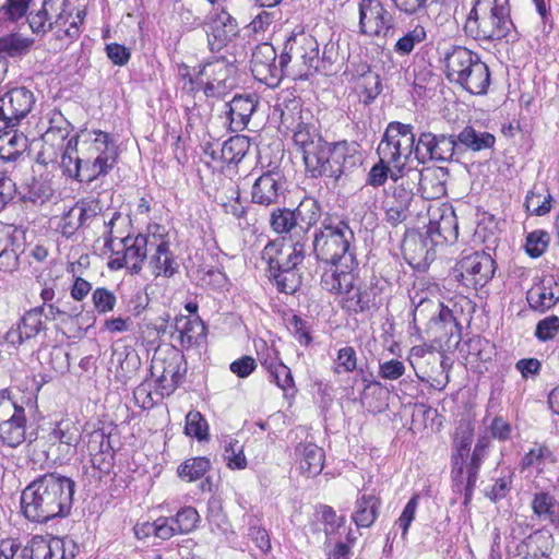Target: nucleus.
Wrapping results in <instances>:
<instances>
[{"label": "nucleus", "instance_id": "f257e3e1", "mask_svg": "<svg viewBox=\"0 0 559 559\" xmlns=\"http://www.w3.org/2000/svg\"><path fill=\"white\" fill-rule=\"evenodd\" d=\"M75 483L56 473L33 480L22 492L21 507L26 519L44 523L69 514Z\"/></svg>", "mask_w": 559, "mask_h": 559}, {"label": "nucleus", "instance_id": "f03ea898", "mask_svg": "<svg viewBox=\"0 0 559 559\" xmlns=\"http://www.w3.org/2000/svg\"><path fill=\"white\" fill-rule=\"evenodd\" d=\"M509 0H476L465 22V32L478 40H499L512 32Z\"/></svg>", "mask_w": 559, "mask_h": 559}, {"label": "nucleus", "instance_id": "7ed1b4c3", "mask_svg": "<svg viewBox=\"0 0 559 559\" xmlns=\"http://www.w3.org/2000/svg\"><path fill=\"white\" fill-rule=\"evenodd\" d=\"M120 219L121 214L118 212H114L108 222L104 219V246L112 253L108 266L111 270L129 267L133 274H139L148 254L152 233L148 235L139 234L135 237L130 235L118 237L114 234V227Z\"/></svg>", "mask_w": 559, "mask_h": 559}, {"label": "nucleus", "instance_id": "20e7f679", "mask_svg": "<svg viewBox=\"0 0 559 559\" xmlns=\"http://www.w3.org/2000/svg\"><path fill=\"white\" fill-rule=\"evenodd\" d=\"M445 74L451 82L460 84L471 94L487 92L490 73L487 64L472 50L456 46L444 57Z\"/></svg>", "mask_w": 559, "mask_h": 559}, {"label": "nucleus", "instance_id": "39448f33", "mask_svg": "<svg viewBox=\"0 0 559 559\" xmlns=\"http://www.w3.org/2000/svg\"><path fill=\"white\" fill-rule=\"evenodd\" d=\"M84 17V11L73 15L69 0H43L40 9L28 15V23L35 34H46L56 28L63 36L76 39Z\"/></svg>", "mask_w": 559, "mask_h": 559}, {"label": "nucleus", "instance_id": "423d86ee", "mask_svg": "<svg viewBox=\"0 0 559 559\" xmlns=\"http://www.w3.org/2000/svg\"><path fill=\"white\" fill-rule=\"evenodd\" d=\"M352 230L344 223L325 225L314 235L313 249L318 259L329 263V269H355L356 260L349 251Z\"/></svg>", "mask_w": 559, "mask_h": 559}, {"label": "nucleus", "instance_id": "0eeeda50", "mask_svg": "<svg viewBox=\"0 0 559 559\" xmlns=\"http://www.w3.org/2000/svg\"><path fill=\"white\" fill-rule=\"evenodd\" d=\"M355 269H326L321 276L322 288L342 296L343 308L353 312H362L370 308L371 293L362 287L359 278L354 274Z\"/></svg>", "mask_w": 559, "mask_h": 559}, {"label": "nucleus", "instance_id": "6e6552de", "mask_svg": "<svg viewBox=\"0 0 559 559\" xmlns=\"http://www.w3.org/2000/svg\"><path fill=\"white\" fill-rule=\"evenodd\" d=\"M314 203L312 201L300 202V204L293 211L282 210V234L284 231H293L296 238L295 242L289 245L283 243L285 238L282 236V249L285 247L288 251L286 259V269L296 270L305 258L304 245L301 239L310 226L316 223L318 214L314 211Z\"/></svg>", "mask_w": 559, "mask_h": 559}, {"label": "nucleus", "instance_id": "1a4fd4ad", "mask_svg": "<svg viewBox=\"0 0 559 559\" xmlns=\"http://www.w3.org/2000/svg\"><path fill=\"white\" fill-rule=\"evenodd\" d=\"M457 142H441L447 144L449 151H453V145ZM405 150L409 148L406 155L401 154V142H380L377 152L382 162L392 163L395 168L403 169L406 166L413 167V163H426L430 159H445L439 153L440 142H405Z\"/></svg>", "mask_w": 559, "mask_h": 559}, {"label": "nucleus", "instance_id": "9d476101", "mask_svg": "<svg viewBox=\"0 0 559 559\" xmlns=\"http://www.w3.org/2000/svg\"><path fill=\"white\" fill-rule=\"evenodd\" d=\"M27 439L25 408L14 402L8 390L0 391V442L16 448Z\"/></svg>", "mask_w": 559, "mask_h": 559}, {"label": "nucleus", "instance_id": "9b49d317", "mask_svg": "<svg viewBox=\"0 0 559 559\" xmlns=\"http://www.w3.org/2000/svg\"><path fill=\"white\" fill-rule=\"evenodd\" d=\"M358 26L364 36L385 38L393 29L394 17L380 0H359Z\"/></svg>", "mask_w": 559, "mask_h": 559}, {"label": "nucleus", "instance_id": "f8f14e48", "mask_svg": "<svg viewBox=\"0 0 559 559\" xmlns=\"http://www.w3.org/2000/svg\"><path fill=\"white\" fill-rule=\"evenodd\" d=\"M33 104L34 95L25 87H14L0 95V133L25 118Z\"/></svg>", "mask_w": 559, "mask_h": 559}, {"label": "nucleus", "instance_id": "ddd939ff", "mask_svg": "<svg viewBox=\"0 0 559 559\" xmlns=\"http://www.w3.org/2000/svg\"><path fill=\"white\" fill-rule=\"evenodd\" d=\"M456 277L466 287H484L493 276L495 261L485 252H474L463 257L456 264Z\"/></svg>", "mask_w": 559, "mask_h": 559}, {"label": "nucleus", "instance_id": "4468645a", "mask_svg": "<svg viewBox=\"0 0 559 559\" xmlns=\"http://www.w3.org/2000/svg\"><path fill=\"white\" fill-rule=\"evenodd\" d=\"M427 236L436 246L454 242L459 236L456 215L451 206L445 204L430 207Z\"/></svg>", "mask_w": 559, "mask_h": 559}, {"label": "nucleus", "instance_id": "2eb2a0df", "mask_svg": "<svg viewBox=\"0 0 559 559\" xmlns=\"http://www.w3.org/2000/svg\"><path fill=\"white\" fill-rule=\"evenodd\" d=\"M239 34L237 21L225 9L214 8L207 17V37L211 50H221Z\"/></svg>", "mask_w": 559, "mask_h": 559}, {"label": "nucleus", "instance_id": "dca6fc26", "mask_svg": "<svg viewBox=\"0 0 559 559\" xmlns=\"http://www.w3.org/2000/svg\"><path fill=\"white\" fill-rule=\"evenodd\" d=\"M234 73L233 64L224 60H215L203 66L195 78V84L203 86L207 95L221 94L225 88L234 86L235 80L231 78Z\"/></svg>", "mask_w": 559, "mask_h": 559}, {"label": "nucleus", "instance_id": "f3484780", "mask_svg": "<svg viewBox=\"0 0 559 559\" xmlns=\"http://www.w3.org/2000/svg\"><path fill=\"white\" fill-rule=\"evenodd\" d=\"M474 439V427L468 421H462L457 426L453 440L452 474L455 481H463L464 474L468 471L471 445Z\"/></svg>", "mask_w": 559, "mask_h": 559}, {"label": "nucleus", "instance_id": "a211bd4d", "mask_svg": "<svg viewBox=\"0 0 559 559\" xmlns=\"http://www.w3.org/2000/svg\"><path fill=\"white\" fill-rule=\"evenodd\" d=\"M276 57V49L270 43H262L257 46L252 55L251 71L253 76L270 88H275L280 85Z\"/></svg>", "mask_w": 559, "mask_h": 559}, {"label": "nucleus", "instance_id": "6ab92c4d", "mask_svg": "<svg viewBox=\"0 0 559 559\" xmlns=\"http://www.w3.org/2000/svg\"><path fill=\"white\" fill-rule=\"evenodd\" d=\"M29 549L32 559H73L76 545L70 538L36 535L29 540Z\"/></svg>", "mask_w": 559, "mask_h": 559}, {"label": "nucleus", "instance_id": "aec40b11", "mask_svg": "<svg viewBox=\"0 0 559 559\" xmlns=\"http://www.w3.org/2000/svg\"><path fill=\"white\" fill-rule=\"evenodd\" d=\"M156 229L152 233V242L148 249L151 253L148 258L147 267L154 276L164 275L170 277L176 272L175 262L169 251V243L162 233H158L159 226L155 225Z\"/></svg>", "mask_w": 559, "mask_h": 559}, {"label": "nucleus", "instance_id": "412c9836", "mask_svg": "<svg viewBox=\"0 0 559 559\" xmlns=\"http://www.w3.org/2000/svg\"><path fill=\"white\" fill-rule=\"evenodd\" d=\"M44 307H35L34 309L27 311L19 324L15 328H11L5 334V341L13 345L19 346L23 342L34 338L41 331L45 330V321H44Z\"/></svg>", "mask_w": 559, "mask_h": 559}, {"label": "nucleus", "instance_id": "4be33fe9", "mask_svg": "<svg viewBox=\"0 0 559 559\" xmlns=\"http://www.w3.org/2000/svg\"><path fill=\"white\" fill-rule=\"evenodd\" d=\"M80 436L79 428L72 421L61 420L49 433V451L56 449L60 461L69 459L75 452Z\"/></svg>", "mask_w": 559, "mask_h": 559}, {"label": "nucleus", "instance_id": "5701e85b", "mask_svg": "<svg viewBox=\"0 0 559 559\" xmlns=\"http://www.w3.org/2000/svg\"><path fill=\"white\" fill-rule=\"evenodd\" d=\"M324 451L314 443H300L295 449L294 462L299 473L306 477L319 475L324 466Z\"/></svg>", "mask_w": 559, "mask_h": 559}, {"label": "nucleus", "instance_id": "b1692460", "mask_svg": "<svg viewBox=\"0 0 559 559\" xmlns=\"http://www.w3.org/2000/svg\"><path fill=\"white\" fill-rule=\"evenodd\" d=\"M173 337L183 348H190L200 344L206 334V326L199 317L177 316L174 322Z\"/></svg>", "mask_w": 559, "mask_h": 559}, {"label": "nucleus", "instance_id": "393cba45", "mask_svg": "<svg viewBox=\"0 0 559 559\" xmlns=\"http://www.w3.org/2000/svg\"><path fill=\"white\" fill-rule=\"evenodd\" d=\"M301 150L307 170L318 177L326 170L334 146L330 142H301Z\"/></svg>", "mask_w": 559, "mask_h": 559}, {"label": "nucleus", "instance_id": "a878e982", "mask_svg": "<svg viewBox=\"0 0 559 559\" xmlns=\"http://www.w3.org/2000/svg\"><path fill=\"white\" fill-rule=\"evenodd\" d=\"M250 142H205L203 152L214 162L238 163L249 148Z\"/></svg>", "mask_w": 559, "mask_h": 559}, {"label": "nucleus", "instance_id": "bb28decb", "mask_svg": "<svg viewBox=\"0 0 559 559\" xmlns=\"http://www.w3.org/2000/svg\"><path fill=\"white\" fill-rule=\"evenodd\" d=\"M316 41L312 37L306 35L302 31L294 33L287 38L284 50L282 53V68L292 60V58H299L306 63L307 60H312L317 56Z\"/></svg>", "mask_w": 559, "mask_h": 559}, {"label": "nucleus", "instance_id": "cd10ccee", "mask_svg": "<svg viewBox=\"0 0 559 559\" xmlns=\"http://www.w3.org/2000/svg\"><path fill=\"white\" fill-rule=\"evenodd\" d=\"M152 377L155 378L162 396L171 394L179 382V366L175 361L154 358L151 366Z\"/></svg>", "mask_w": 559, "mask_h": 559}, {"label": "nucleus", "instance_id": "c85d7f7f", "mask_svg": "<svg viewBox=\"0 0 559 559\" xmlns=\"http://www.w3.org/2000/svg\"><path fill=\"white\" fill-rule=\"evenodd\" d=\"M380 499L373 493H361L355 502L352 520L358 527H370L379 515Z\"/></svg>", "mask_w": 559, "mask_h": 559}, {"label": "nucleus", "instance_id": "c756f323", "mask_svg": "<svg viewBox=\"0 0 559 559\" xmlns=\"http://www.w3.org/2000/svg\"><path fill=\"white\" fill-rule=\"evenodd\" d=\"M230 130L238 132L245 129L249 119L257 107V100L253 96H235L228 104Z\"/></svg>", "mask_w": 559, "mask_h": 559}, {"label": "nucleus", "instance_id": "7c9ffc66", "mask_svg": "<svg viewBox=\"0 0 559 559\" xmlns=\"http://www.w3.org/2000/svg\"><path fill=\"white\" fill-rule=\"evenodd\" d=\"M489 439L487 437H481L478 439L474 450L473 455L469 462L468 471L465 472L466 475V485H465V499L464 503L467 504L472 499L473 488L477 480L478 469L481 465L483 460L487 455V450L489 448Z\"/></svg>", "mask_w": 559, "mask_h": 559}, {"label": "nucleus", "instance_id": "2f4dec72", "mask_svg": "<svg viewBox=\"0 0 559 559\" xmlns=\"http://www.w3.org/2000/svg\"><path fill=\"white\" fill-rule=\"evenodd\" d=\"M489 439L487 437H481L478 439L474 450L473 455L469 462L468 471L465 472L466 475V485H465V499L464 503L467 504L472 499L473 488L477 480L478 469L481 465L483 460L487 455V450L489 448Z\"/></svg>", "mask_w": 559, "mask_h": 559}, {"label": "nucleus", "instance_id": "473e14b6", "mask_svg": "<svg viewBox=\"0 0 559 559\" xmlns=\"http://www.w3.org/2000/svg\"><path fill=\"white\" fill-rule=\"evenodd\" d=\"M527 301L530 306L537 311L544 312L556 305L558 297L555 296L551 288V280H543L535 283L527 292Z\"/></svg>", "mask_w": 559, "mask_h": 559}, {"label": "nucleus", "instance_id": "72a5a7b5", "mask_svg": "<svg viewBox=\"0 0 559 559\" xmlns=\"http://www.w3.org/2000/svg\"><path fill=\"white\" fill-rule=\"evenodd\" d=\"M278 198V178L267 173L259 177L252 188V199L263 205L276 203Z\"/></svg>", "mask_w": 559, "mask_h": 559}, {"label": "nucleus", "instance_id": "f704fd0d", "mask_svg": "<svg viewBox=\"0 0 559 559\" xmlns=\"http://www.w3.org/2000/svg\"><path fill=\"white\" fill-rule=\"evenodd\" d=\"M533 513L543 521L559 522V502L546 491L534 493L531 502Z\"/></svg>", "mask_w": 559, "mask_h": 559}, {"label": "nucleus", "instance_id": "c9c22d12", "mask_svg": "<svg viewBox=\"0 0 559 559\" xmlns=\"http://www.w3.org/2000/svg\"><path fill=\"white\" fill-rule=\"evenodd\" d=\"M34 39L21 33H10L0 37V58H16L26 55Z\"/></svg>", "mask_w": 559, "mask_h": 559}, {"label": "nucleus", "instance_id": "e433bc0d", "mask_svg": "<svg viewBox=\"0 0 559 559\" xmlns=\"http://www.w3.org/2000/svg\"><path fill=\"white\" fill-rule=\"evenodd\" d=\"M21 246L16 240L4 234L0 236V271L12 273L20 265Z\"/></svg>", "mask_w": 559, "mask_h": 559}, {"label": "nucleus", "instance_id": "4c0bfd02", "mask_svg": "<svg viewBox=\"0 0 559 559\" xmlns=\"http://www.w3.org/2000/svg\"><path fill=\"white\" fill-rule=\"evenodd\" d=\"M411 199V193L404 189L395 192L393 198H388L384 202L386 221L393 225L403 222L407 216Z\"/></svg>", "mask_w": 559, "mask_h": 559}, {"label": "nucleus", "instance_id": "58836bf2", "mask_svg": "<svg viewBox=\"0 0 559 559\" xmlns=\"http://www.w3.org/2000/svg\"><path fill=\"white\" fill-rule=\"evenodd\" d=\"M116 154L114 152H104L98 155L93 164L90 166L85 163L82 166L81 176L78 178L80 181H93L102 175H106L116 164Z\"/></svg>", "mask_w": 559, "mask_h": 559}, {"label": "nucleus", "instance_id": "ea45409f", "mask_svg": "<svg viewBox=\"0 0 559 559\" xmlns=\"http://www.w3.org/2000/svg\"><path fill=\"white\" fill-rule=\"evenodd\" d=\"M427 37L423 25L417 24L408 29L394 45V51L400 56L409 55L414 48L421 44Z\"/></svg>", "mask_w": 559, "mask_h": 559}, {"label": "nucleus", "instance_id": "a19ab883", "mask_svg": "<svg viewBox=\"0 0 559 559\" xmlns=\"http://www.w3.org/2000/svg\"><path fill=\"white\" fill-rule=\"evenodd\" d=\"M262 262L266 265L265 272L269 280L280 290V247L275 241H271L264 247Z\"/></svg>", "mask_w": 559, "mask_h": 559}, {"label": "nucleus", "instance_id": "79ce46f5", "mask_svg": "<svg viewBox=\"0 0 559 559\" xmlns=\"http://www.w3.org/2000/svg\"><path fill=\"white\" fill-rule=\"evenodd\" d=\"M211 467V462L206 457H193L187 460L178 467V475L186 481L200 479Z\"/></svg>", "mask_w": 559, "mask_h": 559}, {"label": "nucleus", "instance_id": "37998d69", "mask_svg": "<svg viewBox=\"0 0 559 559\" xmlns=\"http://www.w3.org/2000/svg\"><path fill=\"white\" fill-rule=\"evenodd\" d=\"M86 448L92 456L93 465H96L97 456L111 450L109 436L103 429H95L86 435Z\"/></svg>", "mask_w": 559, "mask_h": 559}, {"label": "nucleus", "instance_id": "c03bdc74", "mask_svg": "<svg viewBox=\"0 0 559 559\" xmlns=\"http://www.w3.org/2000/svg\"><path fill=\"white\" fill-rule=\"evenodd\" d=\"M72 130L71 123L61 112H55L49 119V124L43 134V140H67Z\"/></svg>", "mask_w": 559, "mask_h": 559}, {"label": "nucleus", "instance_id": "a18cd8bd", "mask_svg": "<svg viewBox=\"0 0 559 559\" xmlns=\"http://www.w3.org/2000/svg\"><path fill=\"white\" fill-rule=\"evenodd\" d=\"M83 227L90 226L103 213V205L97 199H82L74 204Z\"/></svg>", "mask_w": 559, "mask_h": 559}, {"label": "nucleus", "instance_id": "49530a36", "mask_svg": "<svg viewBox=\"0 0 559 559\" xmlns=\"http://www.w3.org/2000/svg\"><path fill=\"white\" fill-rule=\"evenodd\" d=\"M185 432L187 436L194 437L200 441L207 439L209 425L200 412L190 411L187 414Z\"/></svg>", "mask_w": 559, "mask_h": 559}, {"label": "nucleus", "instance_id": "de8ad7c7", "mask_svg": "<svg viewBox=\"0 0 559 559\" xmlns=\"http://www.w3.org/2000/svg\"><path fill=\"white\" fill-rule=\"evenodd\" d=\"M413 302L416 304L414 309V321H423L428 319L429 322H437L436 321V313L439 308L437 301L426 297V296H419L416 294L412 298Z\"/></svg>", "mask_w": 559, "mask_h": 559}, {"label": "nucleus", "instance_id": "09e8293b", "mask_svg": "<svg viewBox=\"0 0 559 559\" xmlns=\"http://www.w3.org/2000/svg\"><path fill=\"white\" fill-rule=\"evenodd\" d=\"M179 534L192 532L200 521L198 511L192 507L180 509L175 516H171Z\"/></svg>", "mask_w": 559, "mask_h": 559}, {"label": "nucleus", "instance_id": "8fccbe9b", "mask_svg": "<svg viewBox=\"0 0 559 559\" xmlns=\"http://www.w3.org/2000/svg\"><path fill=\"white\" fill-rule=\"evenodd\" d=\"M551 455L550 450L545 444H535L521 461L523 469L533 468L542 471L546 460Z\"/></svg>", "mask_w": 559, "mask_h": 559}, {"label": "nucleus", "instance_id": "3c124183", "mask_svg": "<svg viewBox=\"0 0 559 559\" xmlns=\"http://www.w3.org/2000/svg\"><path fill=\"white\" fill-rule=\"evenodd\" d=\"M76 144L78 142H74V145H72V142H69L67 148L61 152L60 156L61 165L63 166L68 176L78 179L81 176L83 160L76 155Z\"/></svg>", "mask_w": 559, "mask_h": 559}, {"label": "nucleus", "instance_id": "603ef678", "mask_svg": "<svg viewBox=\"0 0 559 559\" xmlns=\"http://www.w3.org/2000/svg\"><path fill=\"white\" fill-rule=\"evenodd\" d=\"M224 459L230 469H243L247 466L243 445L238 440L228 442L225 447Z\"/></svg>", "mask_w": 559, "mask_h": 559}, {"label": "nucleus", "instance_id": "864d4df0", "mask_svg": "<svg viewBox=\"0 0 559 559\" xmlns=\"http://www.w3.org/2000/svg\"><path fill=\"white\" fill-rule=\"evenodd\" d=\"M357 368V354L354 347L345 346L338 349L335 359L334 371L336 373H349Z\"/></svg>", "mask_w": 559, "mask_h": 559}, {"label": "nucleus", "instance_id": "5fc2aeb1", "mask_svg": "<svg viewBox=\"0 0 559 559\" xmlns=\"http://www.w3.org/2000/svg\"><path fill=\"white\" fill-rule=\"evenodd\" d=\"M116 301L117 299L115 294L105 287H97L92 293V302L94 309L100 314H105L107 312L112 311Z\"/></svg>", "mask_w": 559, "mask_h": 559}, {"label": "nucleus", "instance_id": "6e6d98bb", "mask_svg": "<svg viewBox=\"0 0 559 559\" xmlns=\"http://www.w3.org/2000/svg\"><path fill=\"white\" fill-rule=\"evenodd\" d=\"M549 236L544 230H534L526 237L525 250L532 258L540 257L547 249Z\"/></svg>", "mask_w": 559, "mask_h": 559}, {"label": "nucleus", "instance_id": "4d7b16f0", "mask_svg": "<svg viewBox=\"0 0 559 559\" xmlns=\"http://www.w3.org/2000/svg\"><path fill=\"white\" fill-rule=\"evenodd\" d=\"M29 550V542L23 548L14 539L0 542V559H32Z\"/></svg>", "mask_w": 559, "mask_h": 559}, {"label": "nucleus", "instance_id": "13d9d810", "mask_svg": "<svg viewBox=\"0 0 559 559\" xmlns=\"http://www.w3.org/2000/svg\"><path fill=\"white\" fill-rule=\"evenodd\" d=\"M288 331L296 337V340L304 345H308L311 341L309 328L305 320L296 314H289L285 318Z\"/></svg>", "mask_w": 559, "mask_h": 559}, {"label": "nucleus", "instance_id": "bf43d9fd", "mask_svg": "<svg viewBox=\"0 0 559 559\" xmlns=\"http://www.w3.org/2000/svg\"><path fill=\"white\" fill-rule=\"evenodd\" d=\"M83 227L82 221L79 216V212L76 211L75 206L73 205L70 207L69 211H67L59 223V230L60 233L66 236L67 238L71 237L75 234V231Z\"/></svg>", "mask_w": 559, "mask_h": 559}, {"label": "nucleus", "instance_id": "052dcab7", "mask_svg": "<svg viewBox=\"0 0 559 559\" xmlns=\"http://www.w3.org/2000/svg\"><path fill=\"white\" fill-rule=\"evenodd\" d=\"M551 195L547 194L540 201V195L534 192L527 194L525 200L526 210L537 216H543L550 212L551 209Z\"/></svg>", "mask_w": 559, "mask_h": 559}, {"label": "nucleus", "instance_id": "680f3d73", "mask_svg": "<svg viewBox=\"0 0 559 559\" xmlns=\"http://www.w3.org/2000/svg\"><path fill=\"white\" fill-rule=\"evenodd\" d=\"M262 366L270 372L276 385L280 386V360L276 348H266L265 352H259Z\"/></svg>", "mask_w": 559, "mask_h": 559}, {"label": "nucleus", "instance_id": "e2e57ef3", "mask_svg": "<svg viewBox=\"0 0 559 559\" xmlns=\"http://www.w3.org/2000/svg\"><path fill=\"white\" fill-rule=\"evenodd\" d=\"M559 331V318L550 316L538 322L536 326V336L542 341L551 340Z\"/></svg>", "mask_w": 559, "mask_h": 559}, {"label": "nucleus", "instance_id": "0e129e2a", "mask_svg": "<svg viewBox=\"0 0 559 559\" xmlns=\"http://www.w3.org/2000/svg\"><path fill=\"white\" fill-rule=\"evenodd\" d=\"M31 1L32 0H7L1 9L7 19L14 22L26 14Z\"/></svg>", "mask_w": 559, "mask_h": 559}, {"label": "nucleus", "instance_id": "69168bd1", "mask_svg": "<svg viewBox=\"0 0 559 559\" xmlns=\"http://www.w3.org/2000/svg\"><path fill=\"white\" fill-rule=\"evenodd\" d=\"M229 190L231 191V197L228 201L221 200V204L224 207L227 214H231L234 217H241L245 214V207L239 202V191L238 188L233 183L231 180H228Z\"/></svg>", "mask_w": 559, "mask_h": 559}, {"label": "nucleus", "instance_id": "338daca9", "mask_svg": "<svg viewBox=\"0 0 559 559\" xmlns=\"http://www.w3.org/2000/svg\"><path fill=\"white\" fill-rule=\"evenodd\" d=\"M405 369L402 361L391 359L379 365V376L385 380H397L405 373Z\"/></svg>", "mask_w": 559, "mask_h": 559}, {"label": "nucleus", "instance_id": "774afa93", "mask_svg": "<svg viewBox=\"0 0 559 559\" xmlns=\"http://www.w3.org/2000/svg\"><path fill=\"white\" fill-rule=\"evenodd\" d=\"M26 148V142H0V160L14 162Z\"/></svg>", "mask_w": 559, "mask_h": 559}]
</instances>
